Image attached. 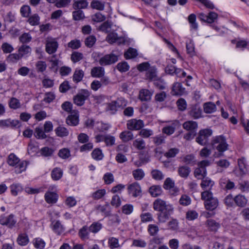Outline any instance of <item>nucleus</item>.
<instances>
[{
    "label": "nucleus",
    "instance_id": "obj_60",
    "mask_svg": "<svg viewBox=\"0 0 249 249\" xmlns=\"http://www.w3.org/2000/svg\"><path fill=\"white\" fill-rule=\"evenodd\" d=\"M20 12L22 17L28 18L31 13V9L29 5H24L21 7Z\"/></svg>",
    "mask_w": 249,
    "mask_h": 249
},
{
    "label": "nucleus",
    "instance_id": "obj_5",
    "mask_svg": "<svg viewBox=\"0 0 249 249\" xmlns=\"http://www.w3.org/2000/svg\"><path fill=\"white\" fill-rule=\"evenodd\" d=\"M58 47V43L55 38L47 37L46 39L45 50L50 54L55 53Z\"/></svg>",
    "mask_w": 249,
    "mask_h": 249
},
{
    "label": "nucleus",
    "instance_id": "obj_39",
    "mask_svg": "<svg viewBox=\"0 0 249 249\" xmlns=\"http://www.w3.org/2000/svg\"><path fill=\"white\" fill-rule=\"evenodd\" d=\"M165 71L166 73L171 75H173L174 73L176 75H178L182 71V70L176 68L173 65H169L165 68Z\"/></svg>",
    "mask_w": 249,
    "mask_h": 249
},
{
    "label": "nucleus",
    "instance_id": "obj_32",
    "mask_svg": "<svg viewBox=\"0 0 249 249\" xmlns=\"http://www.w3.org/2000/svg\"><path fill=\"white\" fill-rule=\"evenodd\" d=\"M55 132L56 135L60 137H64L68 136L69 132L68 130L65 127L59 125L55 129Z\"/></svg>",
    "mask_w": 249,
    "mask_h": 249
},
{
    "label": "nucleus",
    "instance_id": "obj_21",
    "mask_svg": "<svg viewBox=\"0 0 249 249\" xmlns=\"http://www.w3.org/2000/svg\"><path fill=\"white\" fill-rule=\"evenodd\" d=\"M152 94L148 89H142L140 91L139 99L142 101H149L151 99Z\"/></svg>",
    "mask_w": 249,
    "mask_h": 249
},
{
    "label": "nucleus",
    "instance_id": "obj_40",
    "mask_svg": "<svg viewBox=\"0 0 249 249\" xmlns=\"http://www.w3.org/2000/svg\"><path fill=\"white\" fill-rule=\"evenodd\" d=\"M207 225L209 229L213 231H216L219 228V224L213 219H208Z\"/></svg>",
    "mask_w": 249,
    "mask_h": 249
},
{
    "label": "nucleus",
    "instance_id": "obj_61",
    "mask_svg": "<svg viewBox=\"0 0 249 249\" xmlns=\"http://www.w3.org/2000/svg\"><path fill=\"white\" fill-rule=\"evenodd\" d=\"M179 151L178 148H170L164 154V156L167 158H174L179 153Z\"/></svg>",
    "mask_w": 249,
    "mask_h": 249
},
{
    "label": "nucleus",
    "instance_id": "obj_11",
    "mask_svg": "<svg viewBox=\"0 0 249 249\" xmlns=\"http://www.w3.org/2000/svg\"><path fill=\"white\" fill-rule=\"evenodd\" d=\"M127 190L128 194L135 197L139 196L142 194L141 187L138 182H133L128 185Z\"/></svg>",
    "mask_w": 249,
    "mask_h": 249
},
{
    "label": "nucleus",
    "instance_id": "obj_63",
    "mask_svg": "<svg viewBox=\"0 0 249 249\" xmlns=\"http://www.w3.org/2000/svg\"><path fill=\"white\" fill-rule=\"evenodd\" d=\"M36 67L37 72H43L47 68V65L45 61H38L36 64Z\"/></svg>",
    "mask_w": 249,
    "mask_h": 249
},
{
    "label": "nucleus",
    "instance_id": "obj_4",
    "mask_svg": "<svg viewBox=\"0 0 249 249\" xmlns=\"http://www.w3.org/2000/svg\"><path fill=\"white\" fill-rule=\"evenodd\" d=\"M212 131L209 129H205L199 131L198 135L196 138V142L201 145H206L209 138L212 135Z\"/></svg>",
    "mask_w": 249,
    "mask_h": 249
},
{
    "label": "nucleus",
    "instance_id": "obj_31",
    "mask_svg": "<svg viewBox=\"0 0 249 249\" xmlns=\"http://www.w3.org/2000/svg\"><path fill=\"white\" fill-rule=\"evenodd\" d=\"M78 122V116L76 114L69 115L66 119V123L69 125H77Z\"/></svg>",
    "mask_w": 249,
    "mask_h": 249
},
{
    "label": "nucleus",
    "instance_id": "obj_26",
    "mask_svg": "<svg viewBox=\"0 0 249 249\" xmlns=\"http://www.w3.org/2000/svg\"><path fill=\"white\" fill-rule=\"evenodd\" d=\"M120 138L124 142H127L130 140H132L134 138L133 133L129 131H124L122 132L120 134Z\"/></svg>",
    "mask_w": 249,
    "mask_h": 249
},
{
    "label": "nucleus",
    "instance_id": "obj_3",
    "mask_svg": "<svg viewBox=\"0 0 249 249\" xmlns=\"http://www.w3.org/2000/svg\"><path fill=\"white\" fill-rule=\"evenodd\" d=\"M126 105V101L123 98H118L116 101H112L107 105V109L111 114H114L118 108L123 107Z\"/></svg>",
    "mask_w": 249,
    "mask_h": 249
},
{
    "label": "nucleus",
    "instance_id": "obj_51",
    "mask_svg": "<svg viewBox=\"0 0 249 249\" xmlns=\"http://www.w3.org/2000/svg\"><path fill=\"white\" fill-rule=\"evenodd\" d=\"M84 58L83 54L78 52H73L71 56V60L75 63L82 60Z\"/></svg>",
    "mask_w": 249,
    "mask_h": 249
},
{
    "label": "nucleus",
    "instance_id": "obj_15",
    "mask_svg": "<svg viewBox=\"0 0 249 249\" xmlns=\"http://www.w3.org/2000/svg\"><path fill=\"white\" fill-rule=\"evenodd\" d=\"M157 69L155 66H150L145 73V77L147 80L150 81H156L158 79Z\"/></svg>",
    "mask_w": 249,
    "mask_h": 249
},
{
    "label": "nucleus",
    "instance_id": "obj_36",
    "mask_svg": "<svg viewBox=\"0 0 249 249\" xmlns=\"http://www.w3.org/2000/svg\"><path fill=\"white\" fill-rule=\"evenodd\" d=\"M84 75V72L82 70H76L73 75V81L77 83L82 81Z\"/></svg>",
    "mask_w": 249,
    "mask_h": 249
},
{
    "label": "nucleus",
    "instance_id": "obj_35",
    "mask_svg": "<svg viewBox=\"0 0 249 249\" xmlns=\"http://www.w3.org/2000/svg\"><path fill=\"white\" fill-rule=\"evenodd\" d=\"M17 241L20 246H25L29 243L28 236L26 233H20L18 235Z\"/></svg>",
    "mask_w": 249,
    "mask_h": 249
},
{
    "label": "nucleus",
    "instance_id": "obj_14",
    "mask_svg": "<svg viewBox=\"0 0 249 249\" xmlns=\"http://www.w3.org/2000/svg\"><path fill=\"white\" fill-rule=\"evenodd\" d=\"M19 122L17 120L10 119L0 120V127L2 128H14L19 126Z\"/></svg>",
    "mask_w": 249,
    "mask_h": 249
},
{
    "label": "nucleus",
    "instance_id": "obj_58",
    "mask_svg": "<svg viewBox=\"0 0 249 249\" xmlns=\"http://www.w3.org/2000/svg\"><path fill=\"white\" fill-rule=\"evenodd\" d=\"M151 174L153 178L155 180H160L164 178V175L159 170H153L151 171Z\"/></svg>",
    "mask_w": 249,
    "mask_h": 249
},
{
    "label": "nucleus",
    "instance_id": "obj_23",
    "mask_svg": "<svg viewBox=\"0 0 249 249\" xmlns=\"http://www.w3.org/2000/svg\"><path fill=\"white\" fill-rule=\"evenodd\" d=\"M90 73L92 77L100 78L104 76L105 70L101 67H95L91 69Z\"/></svg>",
    "mask_w": 249,
    "mask_h": 249
},
{
    "label": "nucleus",
    "instance_id": "obj_54",
    "mask_svg": "<svg viewBox=\"0 0 249 249\" xmlns=\"http://www.w3.org/2000/svg\"><path fill=\"white\" fill-rule=\"evenodd\" d=\"M96 41V38L93 35L89 36L85 40V45L89 48L92 47Z\"/></svg>",
    "mask_w": 249,
    "mask_h": 249
},
{
    "label": "nucleus",
    "instance_id": "obj_57",
    "mask_svg": "<svg viewBox=\"0 0 249 249\" xmlns=\"http://www.w3.org/2000/svg\"><path fill=\"white\" fill-rule=\"evenodd\" d=\"M102 228V225L100 223L94 222L89 227V231L95 233L98 232Z\"/></svg>",
    "mask_w": 249,
    "mask_h": 249
},
{
    "label": "nucleus",
    "instance_id": "obj_52",
    "mask_svg": "<svg viewBox=\"0 0 249 249\" xmlns=\"http://www.w3.org/2000/svg\"><path fill=\"white\" fill-rule=\"evenodd\" d=\"M140 218L142 223L151 222L153 220L152 214L149 212L141 213Z\"/></svg>",
    "mask_w": 249,
    "mask_h": 249
},
{
    "label": "nucleus",
    "instance_id": "obj_44",
    "mask_svg": "<svg viewBox=\"0 0 249 249\" xmlns=\"http://www.w3.org/2000/svg\"><path fill=\"white\" fill-rule=\"evenodd\" d=\"M11 193L14 196H16L22 191V187L19 184H13L10 187Z\"/></svg>",
    "mask_w": 249,
    "mask_h": 249
},
{
    "label": "nucleus",
    "instance_id": "obj_62",
    "mask_svg": "<svg viewBox=\"0 0 249 249\" xmlns=\"http://www.w3.org/2000/svg\"><path fill=\"white\" fill-rule=\"evenodd\" d=\"M58 155L60 158L66 159L71 156L70 151L68 148H64L59 151Z\"/></svg>",
    "mask_w": 249,
    "mask_h": 249
},
{
    "label": "nucleus",
    "instance_id": "obj_56",
    "mask_svg": "<svg viewBox=\"0 0 249 249\" xmlns=\"http://www.w3.org/2000/svg\"><path fill=\"white\" fill-rule=\"evenodd\" d=\"M32 49L29 46L23 45L19 48L18 52L22 57L24 55L30 53Z\"/></svg>",
    "mask_w": 249,
    "mask_h": 249
},
{
    "label": "nucleus",
    "instance_id": "obj_8",
    "mask_svg": "<svg viewBox=\"0 0 249 249\" xmlns=\"http://www.w3.org/2000/svg\"><path fill=\"white\" fill-rule=\"evenodd\" d=\"M234 174L239 177L245 175L247 172L246 160L244 158L238 160V166L234 170Z\"/></svg>",
    "mask_w": 249,
    "mask_h": 249
},
{
    "label": "nucleus",
    "instance_id": "obj_41",
    "mask_svg": "<svg viewBox=\"0 0 249 249\" xmlns=\"http://www.w3.org/2000/svg\"><path fill=\"white\" fill-rule=\"evenodd\" d=\"M183 127L184 129L193 131L197 127V124L195 121H187L183 124Z\"/></svg>",
    "mask_w": 249,
    "mask_h": 249
},
{
    "label": "nucleus",
    "instance_id": "obj_38",
    "mask_svg": "<svg viewBox=\"0 0 249 249\" xmlns=\"http://www.w3.org/2000/svg\"><path fill=\"white\" fill-rule=\"evenodd\" d=\"M54 149L49 147H44L40 149V153L42 156L48 157L53 156Z\"/></svg>",
    "mask_w": 249,
    "mask_h": 249
},
{
    "label": "nucleus",
    "instance_id": "obj_33",
    "mask_svg": "<svg viewBox=\"0 0 249 249\" xmlns=\"http://www.w3.org/2000/svg\"><path fill=\"white\" fill-rule=\"evenodd\" d=\"M162 238H160L158 237H155L151 239L149 241V243L148 245L149 249H156L157 248L158 245H160L161 243Z\"/></svg>",
    "mask_w": 249,
    "mask_h": 249
},
{
    "label": "nucleus",
    "instance_id": "obj_19",
    "mask_svg": "<svg viewBox=\"0 0 249 249\" xmlns=\"http://www.w3.org/2000/svg\"><path fill=\"white\" fill-rule=\"evenodd\" d=\"M248 200L245 196L239 194L234 196V203L238 207H244L246 206Z\"/></svg>",
    "mask_w": 249,
    "mask_h": 249
},
{
    "label": "nucleus",
    "instance_id": "obj_18",
    "mask_svg": "<svg viewBox=\"0 0 249 249\" xmlns=\"http://www.w3.org/2000/svg\"><path fill=\"white\" fill-rule=\"evenodd\" d=\"M191 168L186 165L180 166L178 169V173L179 176L181 178H188L191 173Z\"/></svg>",
    "mask_w": 249,
    "mask_h": 249
},
{
    "label": "nucleus",
    "instance_id": "obj_49",
    "mask_svg": "<svg viewBox=\"0 0 249 249\" xmlns=\"http://www.w3.org/2000/svg\"><path fill=\"white\" fill-rule=\"evenodd\" d=\"M201 199L206 202L207 201L211 200L212 198H217L213 196V194L210 190H206L201 193Z\"/></svg>",
    "mask_w": 249,
    "mask_h": 249
},
{
    "label": "nucleus",
    "instance_id": "obj_42",
    "mask_svg": "<svg viewBox=\"0 0 249 249\" xmlns=\"http://www.w3.org/2000/svg\"><path fill=\"white\" fill-rule=\"evenodd\" d=\"M112 26V24L111 21L109 20H107L104 23H103L98 28V30L104 32L105 33H107L109 32Z\"/></svg>",
    "mask_w": 249,
    "mask_h": 249
},
{
    "label": "nucleus",
    "instance_id": "obj_27",
    "mask_svg": "<svg viewBox=\"0 0 249 249\" xmlns=\"http://www.w3.org/2000/svg\"><path fill=\"white\" fill-rule=\"evenodd\" d=\"M88 2L86 0H75L73 4V8L75 10H80L87 8Z\"/></svg>",
    "mask_w": 249,
    "mask_h": 249
},
{
    "label": "nucleus",
    "instance_id": "obj_24",
    "mask_svg": "<svg viewBox=\"0 0 249 249\" xmlns=\"http://www.w3.org/2000/svg\"><path fill=\"white\" fill-rule=\"evenodd\" d=\"M203 109L205 113H212L216 111V107L213 103L209 102L204 104Z\"/></svg>",
    "mask_w": 249,
    "mask_h": 249
},
{
    "label": "nucleus",
    "instance_id": "obj_64",
    "mask_svg": "<svg viewBox=\"0 0 249 249\" xmlns=\"http://www.w3.org/2000/svg\"><path fill=\"white\" fill-rule=\"evenodd\" d=\"M92 157L96 160H101L104 156L102 150L99 148L95 149L91 153Z\"/></svg>",
    "mask_w": 249,
    "mask_h": 249
},
{
    "label": "nucleus",
    "instance_id": "obj_46",
    "mask_svg": "<svg viewBox=\"0 0 249 249\" xmlns=\"http://www.w3.org/2000/svg\"><path fill=\"white\" fill-rule=\"evenodd\" d=\"M89 228L87 226H84L81 228L78 232L79 236L82 240L88 239L89 237Z\"/></svg>",
    "mask_w": 249,
    "mask_h": 249
},
{
    "label": "nucleus",
    "instance_id": "obj_22",
    "mask_svg": "<svg viewBox=\"0 0 249 249\" xmlns=\"http://www.w3.org/2000/svg\"><path fill=\"white\" fill-rule=\"evenodd\" d=\"M204 206L207 210L213 211L215 210L218 206V200L217 198H212L204 202Z\"/></svg>",
    "mask_w": 249,
    "mask_h": 249
},
{
    "label": "nucleus",
    "instance_id": "obj_37",
    "mask_svg": "<svg viewBox=\"0 0 249 249\" xmlns=\"http://www.w3.org/2000/svg\"><path fill=\"white\" fill-rule=\"evenodd\" d=\"M133 145L138 150H143L145 148V142L142 139L139 138L133 141Z\"/></svg>",
    "mask_w": 249,
    "mask_h": 249
},
{
    "label": "nucleus",
    "instance_id": "obj_28",
    "mask_svg": "<svg viewBox=\"0 0 249 249\" xmlns=\"http://www.w3.org/2000/svg\"><path fill=\"white\" fill-rule=\"evenodd\" d=\"M53 231L57 234L60 235L64 231V228L59 221H53L52 222Z\"/></svg>",
    "mask_w": 249,
    "mask_h": 249
},
{
    "label": "nucleus",
    "instance_id": "obj_45",
    "mask_svg": "<svg viewBox=\"0 0 249 249\" xmlns=\"http://www.w3.org/2000/svg\"><path fill=\"white\" fill-rule=\"evenodd\" d=\"M137 55V51L132 48H129L124 54V57L126 59L135 58Z\"/></svg>",
    "mask_w": 249,
    "mask_h": 249
},
{
    "label": "nucleus",
    "instance_id": "obj_55",
    "mask_svg": "<svg viewBox=\"0 0 249 249\" xmlns=\"http://www.w3.org/2000/svg\"><path fill=\"white\" fill-rule=\"evenodd\" d=\"M19 161V159L14 153L10 154L8 157L7 162L10 166H15Z\"/></svg>",
    "mask_w": 249,
    "mask_h": 249
},
{
    "label": "nucleus",
    "instance_id": "obj_50",
    "mask_svg": "<svg viewBox=\"0 0 249 249\" xmlns=\"http://www.w3.org/2000/svg\"><path fill=\"white\" fill-rule=\"evenodd\" d=\"M132 175L136 180H140L144 178L145 174L142 169H137L132 172Z\"/></svg>",
    "mask_w": 249,
    "mask_h": 249
},
{
    "label": "nucleus",
    "instance_id": "obj_47",
    "mask_svg": "<svg viewBox=\"0 0 249 249\" xmlns=\"http://www.w3.org/2000/svg\"><path fill=\"white\" fill-rule=\"evenodd\" d=\"M201 199L206 202L207 201L211 200L212 198H217L213 196V194L210 190H206L201 193Z\"/></svg>",
    "mask_w": 249,
    "mask_h": 249
},
{
    "label": "nucleus",
    "instance_id": "obj_25",
    "mask_svg": "<svg viewBox=\"0 0 249 249\" xmlns=\"http://www.w3.org/2000/svg\"><path fill=\"white\" fill-rule=\"evenodd\" d=\"M57 197V194L53 192H47L45 195V199L48 203H55Z\"/></svg>",
    "mask_w": 249,
    "mask_h": 249
},
{
    "label": "nucleus",
    "instance_id": "obj_17",
    "mask_svg": "<svg viewBox=\"0 0 249 249\" xmlns=\"http://www.w3.org/2000/svg\"><path fill=\"white\" fill-rule=\"evenodd\" d=\"M174 181L170 178H167L164 181L163 188L166 190L172 189L171 191H173V195H175L178 192V190L177 188L174 187Z\"/></svg>",
    "mask_w": 249,
    "mask_h": 249
},
{
    "label": "nucleus",
    "instance_id": "obj_13",
    "mask_svg": "<svg viewBox=\"0 0 249 249\" xmlns=\"http://www.w3.org/2000/svg\"><path fill=\"white\" fill-rule=\"evenodd\" d=\"M174 208L166 210L163 212H160L158 214V220L160 223L166 222L169 219L171 214H173Z\"/></svg>",
    "mask_w": 249,
    "mask_h": 249
},
{
    "label": "nucleus",
    "instance_id": "obj_12",
    "mask_svg": "<svg viewBox=\"0 0 249 249\" xmlns=\"http://www.w3.org/2000/svg\"><path fill=\"white\" fill-rule=\"evenodd\" d=\"M198 18L201 21L207 22L209 23H212L218 18V15L214 12H210L208 15H205L203 13H200L198 15Z\"/></svg>",
    "mask_w": 249,
    "mask_h": 249
},
{
    "label": "nucleus",
    "instance_id": "obj_2",
    "mask_svg": "<svg viewBox=\"0 0 249 249\" xmlns=\"http://www.w3.org/2000/svg\"><path fill=\"white\" fill-rule=\"evenodd\" d=\"M90 95V92L87 90L83 89L73 96V101L74 104L78 106H83Z\"/></svg>",
    "mask_w": 249,
    "mask_h": 249
},
{
    "label": "nucleus",
    "instance_id": "obj_16",
    "mask_svg": "<svg viewBox=\"0 0 249 249\" xmlns=\"http://www.w3.org/2000/svg\"><path fill=\"white\" fill-rule=\"evenodd\" d=\"M172 93L173 95H182L186 93V90L180 83L177 82L172 87Z\"/></svg>",
    "mask_w": 249,
    "mask_h": 249
},
{
    "label": "nucleus",
    "instance_id": "obj_6",
    "mask_svg": "<svg viewBox=\"0 0 249 249\" xmlns=\"http://www.w3.org/2000/svg\"><path fill=\"white\" fill-rule=\"evenodd\" d=\"M173 208L172 205L160 198L156 199L153 202V209L156 211L161 212Z\"/></svg>",
    "mask_w": 249,
    "mask_h": 249
},
{
    "label": "nucleus",
    "instance_id": "obj_7",
    "mask_svg": "<svg viewBox=\"0 0 249 249\" xmlns=\"http://www.w3.org/2000/svg\"><path fill=\"white\" fill-rule=\"evenodd\" d=\"M118 60V55L111 53L101 57L99 60V63L101 66L110 65L116 62Z\"/></svg>",
    "mask_w": 249,
    "mask_h": 249
},
{
    "label": "nucleus",
    "instance_id": "obj_48",
    "mask_svg": "<svg viewBox=\"0 0 249 249\" xmlns=\"http://www.w3.org/2000/svg\"><path fill=\"white\" fill-rule=\"evenodd\" d=\"M201 199L206 202L207 201L211 200L212 198H217L213 196V194L210 190H206L201 193Z\"/></svg>",
    "mask_w": 249,
    "mask_h": 249
},
{
    "label": "nucleus",
    "instance_id": "obj_53",
    "mask_svg": "<svg viewBox=\"0 0 249 249\" xmlns=\"http://www.w3.org/2000/svg\"><path fill=\"white\" fill-rule=\"evenodd\" d=\"M63 172L60 168L53 169L51 173L52 178L53 180H59L62 176Z\"/></svg>",
    "mask_w": 249,
    "mask_h": 249
},
{
    "label": "nucleus",
    "instance_id": "obj_1",
    "mask_svg": "<svg viewBox=\"0 0 249 249\" xmlns=\"http://www.w3.org/2000/svg\"><path fill=\"white\" fill-rule=\"evenodd\" d=\"M211 144L212 148L217 150L219 152L218 156H222V153L228 150L229 146L226 138L223 136L214 137L212 141Z\"/></svg>",
    "mask_w": 249,
    "mask_h": 249
},
{
    "label": "nucleus",
    "instance_id": "obj_10",
    "mask_svg": "<svg viewBox=\"0 0 249 249\" xmlns=\"http://www.w3.org/2000/svg\"><path fill=\"white\" fill-rule=\"evenodd\" d=\"M17 220L15 215L11 214L8 216H1L0 217V224L2 225L7 226L8 228L12 229L16 225Z\"/></svg>",
    "mask_w": 249,
    "mask_h": 249
},
{
    "label": "nucleus",
    "instance_id": "obj_20",
    "mask_svg": "<svg viewBox=\"0 0 249 249\" xmlns=\"http://www.w3.org/2000/svg\"><path fill=\"white\" fill-rule=\"evenodd\" d=\"M201 180L200 186L203 190H210L214 184V181L208 177H205Z\"/></svg>",
    "mask_w": 249,
    "mask_h": 249
},
{
    "label": "nucleus",
    "instance_id": "obj_29",
    "mask_svg": "<svg viewBox=\"0 0 249 249\" xmlns=\"http://www.w3.org/2000/svg\"><path fill=\"white\" fill-rule=\"evenodd\" d=\"M189 114L194 119H198L201 116V110L196 106L193 107L189 111Z\"/></svg>",
    "mask_w": 249,
    "mask_h": 249
},
{
    "label": "nucleus",
    "instance_id": "obj_30",
    "mask_svg": "<svg viewBox=\"0 0 249 249\" xmlns=\"http://www.w3.org/2000/svg\"><path fill=\"white\" fill-rule=\"evenodd\" d=\"M149 192L153 197L160 196L162 193V189L159 185H153L149 189Z\"/></svg>",
    "mask_w": 249,
    "mask_h": 249
},
{
    "label": "nucleus",
    "instance_id": "obj_59",
    "mask_svg": "<svg viewBox=\"0 0 249 249\" xmlns=\"http://www.w3.org/2000/svg\"><path fill=\"white\" fill-rule=\"evenodd\" d=\"M120 38L118 37L117 33L111 32L107 35L106 39L110 44H113Z\"/></svg>",
    "mask_w": 249,
    "mask_h": 249
},
{
    "label": "nucleus",
    "instance_id": "obj_9",
    "mask_svg": "<svg viewBox=\"0 0 249 249\" xmlns=\"http://www.w3.org/2000/svg\"><path fill=\"white\" fill-rule=\"evenodd\" d=\"M127 128L130 130H138L141 129L144 125L142 120L132 119L128 120L126 124Z\"/></svg>",
    "mask_w": 249,
    "mask_h": 249
},
{
    "label": "nucleus",
    "instance_id": "obj_43",
    "mask_svg": "<svg viewBox=\"0 0 249 249\" xmlns=\"http://www.w3.org/2000/svg\"><path fill=\"white\" fill-rule=\"evenodd\" d=\"M40 18L38 14H34L28 19V23L32 26H36L39 24Z\"/></svg>",
    "mask_w": 249,
    "mask_h": 249
},
{
    "label": "nucleus",
    "instance_id": "obj_34",
    "mask_svg": "<svg viewBox=\"0 0 249 249\" xmlns=\"http://www.w3.org/2000/svg\"><path fill=\"white\" fill-rule=\"evenodd\" d=\"M194 174V176L198 179H202L206 176V170L199 167L195 169Z\"/></svg>",
    "mask_w": 249,
    "mask_h": 249
}]
</instances>
